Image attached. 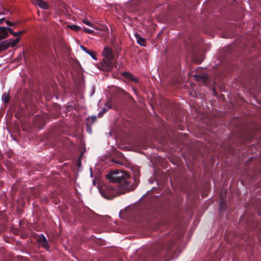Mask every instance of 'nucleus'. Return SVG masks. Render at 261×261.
Segmentation results:
<instances>
[{
  "instance_id": "nucleus-18",
  "label": "nucleus",
  "mask_w": 261,
  "mask_h": 261,
  "mask_svg": "<svg viewBox=\"0 0 261 261\" xmlns=\"http://www.w3.org/2000/svg\"><path fill=\"white\" fill-rule=\"evenodd\" d=\"M2 100L5 103H7L10 100V96L9 94L5 93L2 96Z\"/></svg>"
},
{
  "instance_id": "nucleus-30",
  "label": "nucleus",
  "mask_w": 261,
  "mask_h": 261,
  "mask_svg": "<svg viewBox=\"0 0 261 261\" xmlns=\"http://www.w3.org/2000/svg\"><path fill=\"white\" fill-rule=\"evenodd\" d=\"M3 156V155L2 154H0V160L2 159Z\"/></svg>"
},
{
  "instance_id": "nucleus-9",
  "label": "nucleus",
  "mask_w": 261,
  "mask_h": 261,
  "mask_svg": "<svg viewBox=\"0 0 261 261\" xmlns=\"http://www.w3.org/2000/svg\"><path fill=\"white\" fill-rule=\"evenodd\" d=\"M121 75L125 78L131 81L134 82L136 83L139 82V80L135 77L131 73L128 72H124L121 74Z\"/></svg>"
},
{
  "instance_id": "nucleus-7",
  "label": "nucleus",
  "mask_w": 261,
  "mask_h": 261,
  "mask_svg": "<svg viewBox=\"0 0 261 261\" xmlns=\"http://www.w3.org/2000/svg\"><path fill=\"white\" fill-rule=\"evenodd\" d=\"M34 5H38L41 8L47 10L49 9L48 4L42 0H32Z\"/></svg>"
},
{
  "instance_id": "nucleus-11",
  "label": "nucleus",
  "mask_w": 261,
  "mask_h": 261,
  "mask_svg": "<svg viewBox=\"0 0 261 261\" xmlns=\"http://www.w3.org/2000/svg\"><path fill=\"white\" fill-rule=\"evenodd\" d=\"M135 36L137 39V41L139 44L142 46H146V40L145 38L140 36L139 34L136 33Z\"/></svg>"
},
{
  "instance_id": "nucleus-10",
  "label": "nucleus",
  "mask_w": 261,
  "mask_h": 261,
  "mask_svg": "<svg viewBox=\"0 0 261 261\" xmlns=\"http://www.w3.org/2000/svg\"><path fill=\"white\" fill-rule=\"evenodd\" d=\"M121 75L125 78L131 81L134 82L136 83L139 82V80L135 77L131 73L128 72H124L121 74Z\"/></svg>"
},
{
  "instance_id": "nucleus-28",
  "label": "nucleus",
  "mask_w": 261,
  "mask_h": 261,
  "mask_svg": "<svg viewBox=\"0 0 261 261\" xmlns=\"http://www.w3.org/2000/svg\"><path fill=\"white\" fill-rule=\"evenodd\" d=\"M122 91L123 93H125L126 94H127V93L126 92H125V91L122 90Z\"/></svg>"
},
{
  "instance_id": "nucleus-12",
  "label": "nucleus",
  "mask_w": 261,
  "mask_h": 261,
  "mask_svg": "<svg viewBox=\"0 0 261 261\" xmlns=\"http://www.w3.org/2000/svg\"><path fill=\"white\" fill-rule=\"evenodd\" d=\"M6 41H7V44L8 45V47L10 46L14 47L20 41V38L17 37L16 39H15L14 40L9 39V40H7Z\"/></svg>"
},
{
  "instance_id": "nucleus-14",
  "label": "nucleus",
  "mask_w": 261,
  "mask_h": 261,
  "mask_svg": "<svg viewBox=\"0 0 261 261\" xmlns=\"http://www.w3.org/2000/svg\"><path fill=\"white\" fill-rule=\"evenodd\" d=\"M97 118L96 116L89 117L87 119V122L86 124L87 127L88 128H90L91 125L96 121Z\"/></svg>"
},
{
  "instance_id": "nucleus-17",
  "label": "nucleus",
  "mask_w": 261,
  "mask_h": 261,
  "mask_svg": "<svg viewBox=\"0 0 261 261\" xmlns=\"http://www.w3.org/2000/svg\"><path fill=\"white\" fill-rule=\"evenodd\" d=\"M68 27L75 32H78L81 30V28L76 25H69Z\"/></svg>"
},
{
  "instance_id": "nucleus-29",
  "label": "nucleus",
  "mask_w": 261,
  "mask_h": 261,
  "mask_svg": "<svg viewBox=\"0 0 261 261\" xmlns=\"http://www.w3.org/2000/svg\"><path fill=\"white\" fill-rule=\"evenodd\" d=\"M148 217H149L150 219H151V218H153V216H151V215H149Z\"/></svg>"
},
{
  "instance_id": "nucleus-19",
  "label": "nucleus",
  "mask_w": 261,
  "mask_h": 261,
  "mask_svg": "<svg viewBox=\"0 0 261 261\" xmlns=\"http://www.w3.org/2000/svg\"><path fill=\"white\" fill-rule=\"evenodd\" d=\"M17 261H29L27 257H23L22 256L18 255L16 257Z\"/></svg>"
},
{
  "instance_id": "nucleus-22",
  "label": "nucleus",
  "mask_w": 261,
  "mask_h": 261,
  "mask_svg": "<svg viewBox=\"0 0 261 261\" xmlns=\"http://www.w3.org/2000/svg\"><path fill=\"white\" fill-rule=\"evenodd\" d=\"M83 22L87 24V25L88 26H90V27H93V28H94L93 25L92 24V23L89 20H87L86 19H84L83 20Z\"/></svg>"
},
{
  "instance_id": "nucleus-6",
  "label": "nucleus",
  "mask_w": 261,
  "mask_h": 261,
  "mask_svg": "<svg viewBox=\"0 0 261 261\" xmlns=\"http://www.w3.org/2000/svg\"><path fill=\"white\" fill-rule=\"evenodd\" d=\"M9 29L8 27H0V41L8 37Z\"/></svg>"
},
{
  "instance_id": "nucleus-2",
  "label": "nucleus",
  "mask_w": 261,
  "mask_h": 261,
  "mask_svg": "<svg viewBox=\"0 0 261 261\" xmlns=\"http://www.w3.org/2000/svg\"><path fill=\"white\" fill-rule=\"evenodd\" d=\"M106 177L110 182L118 183L119 188L120 190H124V192L130 190V176L126 172L122 170H112L107 174Z\"/></svg>"
},
{
  "instance_id": "nucleus-23",
  "label": "nucleus",
  "mask_w": 261,
  "mask_h": 261,
  "mask_svg": "<svg viewBox=\"0 0 261 261\" xmlns=\"http://www.w3.org/2000/svg\"><path fill=\"white\" fill-rule=\"evenodd\" d=\"M22 115V113L21 112H16L15 114V116L17 119H20Z\"/></svg>"
},
{
  "instance_id": "nucleus-16",
  "label": "nucleus",
  "mask_w": 261,
  "mask_h": 261,
  "mask_svg": "<svg viewBox=\"0 0 261 261\" xmlns=\"http://www.w3.org/2000/svg\"><path fill=\"white\" fill-rule=\"evenodd\" d=\"M25 32L24 31H21L17 32H14L13 30L10 28L9 29V33L12 34L13 36H18L19 35H22Z\"/></svg>"
},
{
  "instance_id": "nucleus-25",
  "label": "nucleus",
  "mask_w": 261,
  "mask_h": 261,
  "mask_svg": "<svg viewBox=\"0 0 261 261\" xmlns=\"http://www.w3.org/2000/svg\"><path fill=\"white\" fill-rule=\"evenodd\" d=\"M81 48L84 51H85L87 54V53H89V50L86 47H85V46H81Z\"/></svg>"
},
{
  "instance_id": "nucleus-4",
  "label": "nucleus",
  "mask_w": 261,
  "mask_h": 261,
  "mask_svg": "<svg viewBox=\"0 0 261 261\" xmlns=\"http://www.w3.org/2000/svg\"><path fill=\"white\" fill-rule=\"evenodd\" d=\"M99 192L103 197L111 200L117 196L118 193L117 190L110 185H107L99 189Z\"/></svg>"
},
{
  "instance_id": "nucleus-5",
  "label": "nucleus",
  "mask_w": 261,
  "mask_h": 261,
  "mask_svg": "<svg viewBox=\"0 0 261 261\" xmlns=\"http://www.w3.org/2000/svg\"><path fill=\"white\" fill-rule=\"evenodd\" d=\"M38 243L43 248L47 250H49L50 246L48 243V241L44 234L41 233L38 235V239L37 240Z\"/></svg>"
},
{
  "instance_id": "nucleus-21",
  "label": "nucleus",
  "mask_w": 261,
  "mask_h": 261,
  "mask_svg": "<svg viewBox=\"0 0 261 261\" xmlns=\"http://www.w3.org/2000/svg\"><path fill=\"white\" fill-rule=\"evenodd\" d=\"M84 31L85 32L87 33H89L90 34H93L94 33V31L93 30H92L91 29H89L88 28H84Z\"/></svg>"
},
{
  "instance_id": "nucleus-20",
  "label": "nucleus",
  "mask_w": 261,
  "mask_h": 261,
  "mask_svg": "<svg viewBox=\"0 0 261 261\" xmlns=\"http://www.w3.org/2000/svg\"><path fill=\"white\" fill-rule=\"evenodd\" d=\"M87 54H89L93 59L97 60L95 52L93 50H89V53Z\"/></svg>"
},
{
  "instance_id": "nucleus-27",
  "label": "nucleus",
  "mask_w": 261,
  "mask_h": 261,
  "mask_svg": "<svg viewBox=\"0 0 261 261\" xmlns=\"http://www.w3.org/2000/svg\"><path fill=\"white\" fill-rule=\"evenodd\" d=\"M76 164H77V165L79 166L81 164V160H79L77 162Z\"/></svg>"
},
{
  "instance_id": "nucleus-26",
  "label": "nucleus",
  "mask_w": 261,
  "mask_h": 261,
  "mask_svg": "<svg viewBox=\"0 0 261 261\" xmlns=\"http://www.w3.org/2000/svg\"><path fill=\"white\" fill-rule=\"evenodd\" d=\"M5 20V18H4V17L0 18V24H2L4 22Z\"/></svg>"
},
{
  "instance_id": "nucleus-3",
  "label": "nucleus",
  "mask_w": 261,
  "mask_h": 261,
  "mask_svg": "<svg viewBox=\"0 0 261 261\" xmlns=\"http://www.w3.org/2000/svg\"><path fill=\"white\" fill-rule=\"evenodd\" d=\"M102 54L105 57V59L100 64L101 69L106 71H109L111 70L115 66L112 50L109 47H106L104 48Z\"/></svg>"
},
{
  "instance_id": "nucleus-13",
  "label": "nucleus",
  "mask_w": 261,
  "mask_h": 261,
  "mask_svg": "<svg viewBox=\"0 0 261 261\" xmlns=\"http://www.w3.org/2000/svg\"><path fill=\"white\" fill-rule=\"evenodd\" d=\"M227 204L225 200L221 198L220 204H219V210L221 213H223L226 209Z\"/></svg>"
},
{
  "instance_id": "nucleus-24",
  "label": "nucleus",
  "mask_w": 261,
  "mask_h": 261,
  "mask_svg": "<svg viewBox=\"0 0 261 261\" xmlns=\"http://www.w3.org/2000/svg\"><path fill=\"white\" fill-rule=\"evenodd\" d=\"M5 22H6V23L9 26H15V23L12 22L10 20H6L5 21Z\"/></svg>"
},
{
  "instance_id": "nucleus-15",
  "label": "nucleus",
  "mask_w": 261,
  "mask_h": 261,
  "mask_svg": "<svg viewBox=\"0 0 261 261\" xmlns=\"http://www.w3.org/2000/svg\"><path fill=\"white\" fill-rule=\"evenodd\" d=\"M8 48L7 41L5 40L0 43V53L3 50H6Z\"/></svg>"
},
{
  "instance_id": "nucleus-8",
  "label": "nucleus",
  "mask_w": 261,
  "mask_h": 261,
  "mask_svg": "<svg viewBox=\"0 0 261 261\" xmlns=\"http://www.w3.org/2000/svg\"><path fill=\"white\" fill-rule=\"evenodd\" d=\"M195 79L197 82H202L203 83H206L208 79L207 74H200L194 75Z\"/></svg>"
},
{
  "instance_id": "nucleus-1",
  "label": "nucleus",
  "mask_w": 261,
  "mask_h": 261,
  "mask_svg": "<svg viewBox=\"0 0 261 261\" xmlns=\"http://www.w3.org/2000/svg\"><path fill=\"white\" fill-rule=\"evenodd\" d=\"M174 244V241L168 235L161 238L148 249L144 257V261H156L165 255Z\"/></svg>"
}]
</instances>
